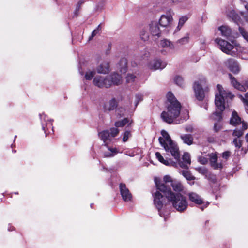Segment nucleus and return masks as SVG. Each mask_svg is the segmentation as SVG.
<instances>
[{"label":"nucleus","instance_id":"4c0bfd02","mask_svg":"<svg viewBox=\"0 0 248 248\" xmlns=\"http://www.w3.org/2000/svg\"><path fill=\"white\" fill-rule=\"evenodd\" d=\"M174 82L178 86L181 87L184 84V80L183 78L179 76H177L174 78Z\"/></svg>","mask_w":248,"mask_h":248},{"label":"nucleus","instance_id":"680f3d73","mask_svg":"<svg viewBox=\"0 0 248 248\" xmlns=\"http://www.w3.org/2000/svg\"><path fill=\"white\" fill-rule=\"evenodd\" d=\"M201 42L202 44H205V39L204 38L203 39H201Z\"/></svg>","mask_w":248,"mask_h":248},{"label":"nucleus","instance_id":"f03ea898","mask_svg":"<svg viewBox=\"0 0 248 248\" xmlns=\"http://www.w3.org/2000/svg\"><path fill=\"white\" fill-rule=\"evenodd\" d=\"M166 97L168 102L167 111H163L161 114L163 121L169 124H178L188 119L186 116L183 119H176L180 115L181 105L171 92H168Z\"/></svg>","mask_w":248,"mask_h":248},{"label":"nucleus","instance_id":"b1692460","mask_svg":"<svg viewBox=\"0 0 248 248\" xmlns=\"http://www.w3.org/2000/svg\"><path fill=\"white\" fill-rule=\"evenodd\" d=\"M180 138L185 144L188 145H191L193 143V137L190 134H182L180 135Z\"/></svg>","mask_w":248,"mask_h":248},{"label":"nucleus","instance_id":"a18cd8bd","mask_svg":"<svg viewBox=\"0 0 248 248\" xmlns=\"http://www.w3.org/2000/svg\"><path fill=\"white\" fill-rule=\"evenodd\" d=\"M84 3L83 1H79L78 2L76 5V8L75 11L74 12L75 15L77 16L78 15V12L79 11L81 5Z\"/></svg>","mask_w":248,"mask_h":248},{"label":"nucleus","instance_id":"72a5a7b5","mask_svg":"<svg viewBox=\"0 0 248 248\" xmlns=\"http://www.w3.org/2000/svg\"><path fill=\"white\" fill-rule=\"evenodd\" d=\"M125 111L126 110L124 108L119 107L116 110V115L118 117L121 118L124 115Z\"/></svg>","mask_w":248,"mask_h":248},{"label":"nucleus","instance_id":"4d7b16f0","mask_svg":"<svg viewBox=\"0 0 248 248\" xmlns=\"http://www.w3.org/2000/svg\"><path fill=\"white\" fill-rule=\"evenodd\" d=\"M241 15L242 16H244L246 21L248 22V17L247 16H244V13L241 12Z\"/></svg>","mask_w":248,"mask_h":248},{"label":"nucleus","instance_id":"f704fd0d","mask_svg":"<svg viewBox=\"0 0 248 248\" xmlns=\"http://www.w3.org/2000/svg\"><path fill=\"white\" fill-rule=\"evenodd\" d=\"M189 40V34H187L186 36L178 40L176 43L181 45H185L188 43Z\"/></svg>","mask_w":248,"mask_h":248},{"label":"nucleus","instance_id":"c756f323","mask_svg":"<svg viewBox=\"0 0 248 248\" xmlns=\"http://www.w3.org/2000/svg\"><path fill=\"white\" fill-rule=\"evenodd\" d=\"M132 121L130 122V120L128 118H124L122 120L116 122L115 123V126L116 127H123L127 124H128V125H130Z\"/></svg>","mask_w":248,"mask_h":248},{"label":"nucleus","instance_id":"8fccbe9b","mask_svg":"<svg viewBox=\"0 0 248 248\" xmlns=\"http://www.w3.org/2000/svg\"><path fill=\"white\" fill-rule=\"evenodd\" d=\"M221 129V125L219 123H215L214 124V130L215 132H217Z\"/></svg>","mask_w":248,"mask_h":248},{"label":"nucleus","instance_id":"f257e3e1","mask_svg":"<svg viewBox=\"0 0 248 248\" xmlns=\"http://www.w3.org/2000/svg\"><path fill=\"white\" fill-rule=\"evenodd\" d=\"M156 191L153 193L154 203L157 209L160 217H164L166 216L162 211L164 200L165 198L160 192H162L166 198L171 202L173 207L178 212H183L186 211L188 207V202L186 197L180 193H174L170 189H168L164 184L159 185L155 180Z\"/></svg>","mask_w":248,"mask_h":248},{"label":"nucleus","instance_id":"4468645a","mask_svg":"<svg viewBox=\"0 0 248 248\" xmlns=\"http://www.w3.org/2000/svg\"><path fill=\"white\" fill-rule=\"evenodd\" d=\"M148 30L150 33L153 36L159 37L161 34V31L157 21H151L148 25Z\"/></svg>","mask_w":248,"mask_h":248},{"label":"nucleus","instance_id":"de8ad7c7","mask_svg":"<svg viewBox=\"0 0 248 248\" xmlns=\"http://www.w3.org/2000/svg\"><path fill=\"white\" fill-rule=\"evenodd\" d=\"M231 153L230 151H225L222 154V158L225 160H227L230 157Z\"/></svg>","mask_w":248,"mask_h":248},{"label":"nucleus","instance_id":"f8f14e48","mask_svg":"<svg viewBox=\"0 0 248 248\" xmlns=\"http://www.w3.org/2000/svg\"><path fill=\"white\" fill-rule=\"evenodd\" d=\"M119 189L122 199L124 201L129 202L131 201L132 194L125 184L120 183L119 184Z\"/></svg>","mask_w":248,"mask_h":248},{"label":"nucleus","instance_id":"3c124183","mask_svg":"<svg viewBox=\"0 0 248 248\" xmlns=\"http://www.w3.org/2000/svg\"><path fill=\"white\" fill-rule=\"evenodd\" d=\"M196 170L202 174H205L207 172V170L204 167H199L196 168Z\"/></svg>","mask_w":248,"mask_h":248},{"label":"nucleus","instance_id":"9b49d317","mask_svg":"<svg viewBox=\"0 0 248 248\" xmlns=\"http://www.w3.org/2000/svg\"><path fill=\"white\" fill-rule=\"evenodd\" d=\"M225 65L233 74H237L240 71L239 64L233 59H228L224 62Z\"/></svg>","mask_w":248,"mask_h":248},{"label":"nucleus","instance_id":"052dcab7","mask_svg":"<svg viewBox=\"0 0 248 248\" xmlns=\"http://www.w3.org/2000/svg\"><path fill=\"white\" fill-rule=\"evenodd\" d=\"M188 184L192 186V185H194V182L193 181H193H188Z\"/></svg>","mask_w":248,"mask_h":248},{"label":"nucleus","instance_id":"bf43d9fd","mask_svg":"<svg viewBox=\"0 0 248 248\" xmlns=\"http://www.w3.org/2000/svg\"><path fill=\"white\" fill-rule=\"evenodd\" d=\"M242 3H246V4H247L248 2V0H239Z\"/></svg>","mask_w":248,"mask_h":248},{"label":"nucleus","instance_id":"338daca9","mask_svg":"<svg viewBox=\"0 0 248 248\" xmlns=\"http://www.w3.org/2000/svg\"><path fill=\"white\" fill-rule=\"evenodd\" d=\"M93 204H91V207H92Z\"/></svg>","mask_w":248,"mask_h":248},{"label":"nucleus","instance_id":"7ed1b4c3","mask_svg":"<svg viewBox=\"0 0 248 248\" xmlns=\"http://www.w3.org/2000/svg\"><path fill=\"white\" fill-rule=\"evenodd\" d=\"M217 88L218 91L215 95V103L219 111L215 112L210 116V118L213 120L219 121L222 119V112L225 109V102H228L229 99H232L233 95L230 93L224 91L222 86L219 84L217 86Z\"/></svg>","mask_w":248,"mask_h":248},{"label":"nucleus","instance_id":"a878e982","mask_svg":"<svg viewBox=\"0 0 248 248\" xmlns=\"http://www.w3.org/2000/svg\"><path fill=\"white\" fill-rule=\"evenodd\" d=\"M227 15L228 16L231 18L235 23H236L237 25H239V22L240 20V17L236 13L235 11H230L228 13Z\"/></svg>","mask_w":248,"mask_h":248},{"label":"nucleus","instance_id":"cd10ccee","mask_svg":"<svg viewBox=\"0 0 248 248\" xmlns=\"http://www.w3.org/2000/svg\"><path fill=\"white\" fill-rule=\"evenodd\" d=\"M160 45L162 47H168L170 49H173L174 48L173 44L169 40L165 39L161 41Z\"/></svg>","mask_w":248,"mask_h":248},{"label":"nucleus","instance_id":"7c9ffc66","mask_svg":"<svg viewBox=\"0 0 248 248\" xmlns=\"http://www.w3.org/2000/svg\"><path fill=\"white\" fill-rule=\"evenodd\" d=\"M110 152H106L104 154V155L106 157H111L114 156L115 155L119 152L116 148H108Z\"/></svg>","mask_w":248,"mask_h":248},{"label":"nucleus","instance_id":"a19ab883","mask_svg":"<svg viewBox=\"0 0 248 248\" xmlns=\"http://www.w3.org/2000/svg\"><path fill=\"white\" fill-rule=\"evenodd\" d=\"M95 72L94 71H88L86 72L85 78L86 80H91L94 76Z\"/></svg>","mask_w":248,"mask_h":248},{"label":"nucleus","instance_id":"f3484780","mask_svg":"<svg viewBox=\"0 0 248 248\" xmlns=\"http://www.w3.org/2000/svg\"><path fill=\"white\" fill-rule=\"evenodd\" d=\"M210 163L212 168L214 169H221L223 164L222 162H217V156L216 154L212 153L209 155Z\"/></svg>","mask_w":248,"mask_h":248},{"label":"nucleus","instance_id":"423d86ee","mask_svg":"<svg viewBox=\"0 0 248 248\" xmlns=\"http://www.w3.org/2000/svg\"><path fill=\"white\" fill-rule=\"evenodd\" d=\"M155 155L156 158L160 162L166 166L177 167L178 164L180 167L187 169L188 168V165L191 164L190 155L188 153H185L184 154L182 157V161L180 160V157L179 158V160H176L178 163L173 161L171 159H165L159 152H156Z\"/></svg>","mask_w":248,"mask_h":248},{"label":"nucleus","instance_id":"473e14b6","mask_svg":"<svg viewBox=\"0 0 248 248\" xmlns=\"http://www.w3.org/2000/svg\"><path fill=\"white\" fill-rule=\"evenodd\" d=\"M155 180H157V183L159 185H161V184H164L165 186H166V187L168 188V189H170V188H169V187H167V186H166V184L167 183H169L170 182V184L171 185V182H173L174 181H172V179H171V178L170 177V176H169V175H165L164 178H163V181L164 182V183H161L160 182V181L159 180H158L157 178H155Z\"/></svg>","mask_w":248,"mask_h":248},{"label":"nucleus","instance_id":"5701e85b","mask_svg":"<svg viewBox=\"0 0 248 248\" xmlns=\"http://www.w3.org/2000/svg\"><path fill=\"white\" fill-rule=\"evenodd\" d=\"M98 135L101 140L106 144L108 141L110 140L111 138L109 130H104L100 132L99 133Z\"/></svg>","mask_w":248,"mask_h":248},{"label":"nucleus","instance_id":"aec40b11","mask_svg":"<svg viewBox=\"0 0 248 248\" xmlns=\"http://www.w3.org/2000/svg\"><path fill=\"white\" fill-rule=\"evenodd\" d=\"M109 68V63L108 62H104L97 68L96 70L98 73L106 74L108 72Z\"/></svg>","mask_w":248,"mask_h":248},{"label":"nucleus","instance_id":"e433bc0d","mask_svg":"<svg viewBox=\"0 0 248 248\" xmlns=\"http://www.w3.org/2000/svg\"><path fill=\"white\" fill-rule=\"evenodd\" d=\"M239 31L243 37L247 42H248V33L243 28L240 26H239Z\"/></svg>","mask_w":248,"mask_h":248},{"label":"nucleus","instance_id":"6e6d98bb","mask_svg":"<svg viewBox=\"0 0 248 248\" xmlns=\"http://www.w3.org/2000/svg\"><path fill=\"white\" fill-rule=\"evenodd\" d=\"M7 229L9 231H12L14 230V227L12 226L11 224H8Z\"/></svg>","mask_w":248,"mask_h":248},{"label":"nucleus","instance_id":"0eeeda50","mask_svg":"<svg viewBox=\"0 0 248 248\" xmlns=\"http://www.w3.org/2000/svg\"><path fill=\"white\" fill-rule=\"evenodd\" d=\"M230 123L231 125L235 126H239L242 125V128L240 129L236 128L233 132V135L238 138L241 137L243 134L244 131L248 128L247 123L241 120V118L235 111L232 112Z\"/></svg>","mask_w":248,"mask_h":248},{"label":"nucleus","instance_id":"1a4fd4ad","mask_svg":"<svg viewBox=\"0 0 248 248\" xmlns=\"http://www.w3.org/2000/svg\"><path fill=\"white\" fill-rule=\"evenodd\" d=\"M114 77L117 78L116 77ZM119 78L117 77L116 80H110L108 78V77L104 78L102 76H98L93 78V82L95 86L99 88H108L112 86V83H117L118 81H119Z\"/></svg>","mask_w":248,"mask_h":248},{"label":"nucleus","instance_id":"20e7f679","mask_svg":"<svg viewBox=\"0 0 248 248\" xmlns=\"http://www.w3.org/2000/svg\"><path fill=\"white\" fill-rule=\"evenodd\" d=\"M162 137L159 138L161 145L164 148L168 155H171L176 160H179L180 151L177 144L173 141L169 134L165 130L161 131Z\"/></svg>","mask_w":248,"mask_h":248},{"label":"nucleus","instance_id":"4be33fe9","mask_svg":"<svg viewBox=\"0 0 248 248\" xmlns=\"http://www.w3.org/2000/svg\"><path fill=\"white\" fill-rule=\"evenodd\" d=\"M189 16L187 15H185L180 17L178 26L174 31V33L179 31L183 27L185 23L188 20Z\"/></svg>","mask_w":248,"mask_h":248},{"label":"nucleus","instance_id":"13d9d810","mask_svg":"<svg viewBox=\"0 0 248 248\" xmlns=\"http://www.w3.org/2000/svg\"><path fill=\"white\" fill-rule=\"evenodd\" d=\"M245 8L246 10H247V12L248 14V3L246 4L245 5Z\"/></svg>","mask_w":248,"mask_h":248},{"label":"nucleus","instance_id":"39448f33","mask_svg":"<svg viewBox=\"0 0 248 248\" xmlns=\"http://www.w3.org/2000/svg\"><path fill=\"white\" fill-rule=\"evenodd\" d=\"M215 41L218 45L220 50L226 54L235 56L239 53L243 52V47L234 41L230 43L219 38H216Z\"/></svg>","mask_w":248,"mask_h":248},{"label":"nucleus","instance_id":"69168bd1","mask_svg":"<svg viewBox=\"0 0 248 248\" xmlns=\"http://www.w3.org/2000/svg\"><path fill=\"white\" fill-rule=\"evenodd\" d=\"M200 208L202 210H203L204 209V208L202 206Z\"/></svg>","mask_w":248,"mask_h":248},{"label":"nucleus","instance_id":"bb28decb","mask_svg":"<svg viewBox=\"0 0 248 248\" xmlns=\"http://www.w3.org/2000/svg\"><path fill=\"white\" fill-rule=\"evenodd\" d=\"M171 186L173 190L176 192H180L183 190V186L180 182L177 181L171 182Z\"/></svg>","mask_w":248,"mask_h":248},{"label":"nucleus","instance_id":"412c9836","mask_svg":"<svg viewBox=\"0 0 248 248\" xmlns=\"http://www.w3.org/2000/svg\"><path fill=\"white\" fill-rule=\"evenodd\" d=\"M190 201L197 204H201L202 203V200L200 196L195 192H190L188 194Z\"/></svg>","mask_w":248,"mask_h":248},{"label":"nucleus","instance_id":"864d4df0","mask_svg":"<svg viewBox=\"0 0 248 248\" xmlns=\"http://www.w3.org/2000/svg\"><path fill=\"white\" fill-rule=\"evenodd\" d=\"M233 142L236 147L240 148L241 146L240 140L237 139H234Z\"/></svg>","mask_w":248,"mask_h":248},{"label":"nucleus","instance_id":"09e8293b","mask_svg":"<svg viewBox=\"0 0 248 248\" xmlns=\"http://www.w3.org/2000/svg\"><path fill=\"white\" fill-rule=\"evenodd\" d=\"M198 161L202 164H205L208 162V159L203 156H199Z\"/></svg>","mask_w":248,"mask_h":248},{"label":"nucleus","instance_id":"c03bdc74","mask_svg":"<svg viewBox=\"0 0 248 248\" xmlns=\"http://www.w3.org/2000/svg\"><path fill=\"white\" fill-rule=\"evenodd\" d=\"M131 134L129 131H125L123 135V141L125 142L127 141L128 138L131 137Z\"/></svg>","mask_w":248,"mask_h":248},{"label":"nucleus","instance_id":"37998d69","mask_svg":"<svg viewBox=\"0 0 248 248\" xmlns=\"http://www.w3.org/2000/svg\"><path fill=\"white\" fill-rule=\"evenodd\" d=\"M135 106L137 107L139 103L143 99V95L141 94L138 93L135 95Z\"/></svg>","mask_w":248,"mask_h":248},{"label":"nucleus","instance_id":"c9c22d12","mask_svg":"<svg viewBox=\"0 0 248 248\" xmlns=\"http://www.w3.org/2000/svg\"><path fill=\"white\" fill-rule=\"evenodd\" d=\"M149 36V33L146 31L145 30H142L140 33V38L143 40L144 41H147Z\"/></svg>","mask_w":248,"mask_h":248},{"label":"nucleus","instance_id":"c85d7f7f","mask_svg":"<svg viewBox=\"0 0 248 248\" xmlns=\"http://www.w3.org/2000/svg\"><path fill=\"white\" fill-rule=\"evenodd\" d=\"M108 78H109L110 80H116L117 78H115L114 77H118L119 78V81H118L117 83H112V85H117L120 84L121 83L122 81V77L121 76L119 75L117 73H113L110 75L107 76Z\"/></svg>","mask_w":248,"mask_h":248},{"label":"nucleus","instance_id":"603ef678","mask_svg":"<svg viewBox=\"0 0 248 248\" xmlns=\"http://www.w3.org/2000/svg\"><path fill=\"white\" fill-rule=\"evenodd\" d=\"M185 130L186 132L192 133L194 131V128L191 125H189L185 127Z\"/></svg>","mask_w":248,"mask_h":248},{"label":"nucleus","instance_id":"5fc2aeb1","mask_svg":"<svg viewBox=\"0 0 248 248\" xmlns=\"http://www.w3.org/2000/svg\"><path fill=\"white\" fill-rule=\"evenodd\" d=\"M149 56V52L148 50H146L144 54L142 55L141 57L143 59L147 58Z\"/></svg>","mask_w":248,"mask_h":248},{"label":"nucleus","instance_id":"9d476101","mask_svg":"<svg viewBox=\"0 0 248 248\" xmlns=\"http://www.w3.org/2000/svg\"><path fill=\"white\" fill-rule=\"evenodd\" d=\"M39 116L41 122L42 129L46 134V137L47 135L50 133L48 131L49 128H51V131H53L52 123L53 120H49L48 117L44 113L40 114Z\"/></svg>","mask_w":248,"mask_h":248},{"label":"nucleus","instance_id":"ea45409f","mask_svg":"<svg viewBox=\"0 0 248 248\" xmlns=\"http://www.w3.org/2000/svg\"><path fill=\"white\" fill-rule=\"evenodd\" d=\"M239 97L248 109V92L245 94V97L242 95H240Z\"/></svg>","mask_w":248,"mask_h":248},{"label":"nucleus","instance_id":"a211bd4d","mask_svg":"<svg viewBox=\"0 0 248 248\" xmlns=\"http://www.w3.org/2000/svg\"><path fill=\"white\" fill-rule=\"evenodd\" d=\"M117 106V102L115 98H112L108 102H106L103 106L105 112H109L114 110Z\"/></svg>","mask_w":248,"mask_h":248},{"label":"nucleus","instance_id":"49530a36","mask_svg":"<svg viewBox=\"0 0 248 248\" xmlns=\"http://www.w3.org/2000/svg\"><path fill=\"white\" fill-rule=\"evenodd\" d=\"M136 76L132 74H128L126 77V82L128 83L133 82L135 80Z\"/></svg>","mask_w":248,"mask_h":248},{"label":"nucleus","instance_id":"2eb2a0df","mask_svg":"<svg viewBox=\"0 0 248 248\" xmlns=\"http://www.w3.org/2000/svg\"><path fill=\"white\" fill-rule=\"evenodd\" d=\"M167 65L165 62L159 59L154 60L149 64L148 67L150 69L156 70L164 68Z\"/></svg>","mask_w":248,"mask_h":248},{"label":"nucleus","instance_id":"58836bf2","mask_svg":"<svg viewBox=\"0 0 248 248\" xmlns=\"http://www.w3.org/2000/svg\"><path fill=\"white\" fill-rule=\"evenodd\" d=\"M101 25H99L97 28L95 30H94L91 34V36L89 37V40H91L92 39L93 37H94L95 35H96L97 34H98L101 31Z\"/></svg>","mask_w":248,"mask_h":248},{"label":"nucleus","instance_id":"ddd939ff","mask_svg":"<svg viewBox=\"0 0 248 248\" xmlns=\"http://www.w3.org/2000/svg\"><path fill=\"white\" fill-rule=\"evenodd\" d=\"M173 20L172 15L170 14L162 15L158 22L160 26L163 27H169L170 26Z\"/></svg>","mask_w":248,"mask_h":248},{"label":"nucleus","instance_id":"e2e57ef3","mask_svg":"<svg viewBox=\"0 0 248 248\" xmlns=\"http://www.w3.org/2000/svg\"><path fill=\"white\" fill-rule=\"evenodd\" d=\"M246 141L248 142V133H247L245 136Z\"/></svg>","mask_w":248,"mask_h":248},{"label":"nucleus","instance_id":"0e129e2a","mask_svg":"<svg viewBox=\"0 0 248 248\" xmlns=\"http://www.w3.org/2000/svg\"><path fill=\"white\" fill-rule=\"evenodd\" d=\"M177 1V0H172V2H173V3L176 2Z\"/></svg>","mask_w":248,"mask_h":248},{"label":"nucleus","instance_id":"393cba45","mask_svg":"<svg viewBox=\"0 0 248 248\" xmlns=\"http://www.w3.org/2000/svg\"><path fill=\"white\" fill-rule=\"evenodd\" d=\"M180 174H182L188 181L194 180L196 178L193 176L187 170H181L179 171Z\"/></svg>","mask_w":248,"mask_h":248},{"label":"nucleus","instance_id":"dca6fc26","mask_svg":"<svg viewBox=\"0 0 248 248\" xmlns=\"http://www.w3.org/2000/svg\"><path fill=\"white\" fill-rule=\"evenodd\" d=\"M229 76L231 80V83L235 88L241 91H246L245 87L248 88V78L244 81V85H243L238 82L232 74H229Z\"/></svg>","mask_w":248,"mask_h":248},{"label":"nucleus","instance_id":"6ab92c4d","mask_svg":"<svg viewBox=\"0 0 248 248\" xmlns=\"http://www.w3.org/2000/svg\"><path fill=\"white\" fill-rule=\"evenodd\" d=\"M218 30L220 31L222 36L226 37H233L232 30L227 26L223 25L219 27Z\"/></svg>","mask_w":248,"mask_h":248},{"label":"nucleus","instance_id":"79ce46f5","mask_svg":"<svg viewBox=\"0 0 248 248\" xmlns=\"http://www.w3.org/2000/svg\"><path fill=\"white\" fill-rule=\"evenodd\" d=\"M119 131L118 129V128H111L110 129V134L111 138L115 137H116L117 134H118Z\"/></svg>","mask_w":248,"mask_h":248},{"label":"nucleus","instance_id":"2f4dec72","mask_svg":"<svg viewBox=\"0 0 248 248\" xmlns=\"http://www.w3.org/2000/svg\"><path fill=\"white\" fill-rule=\"evenodd\" d=\"M119 65L121 67V72L125 73L126 71L127 60L124 58L121 59L119 62Z\"/></svg>","mask_w":248,"mask_h":248},{"label":"nucleus","instance_id":"6e6552de","mask_svg":"<svg viewBox=\"0 0 248 248\" xmlns=\"http://www.w3.org/2000/svg\"><path fill=\"white\" fill-rule=\"evenodd\" d=\"M193 89L196 98L199 101H202L205 98L208 88L206 86V80L203 78L194 82Z\"/></svg>","mask_w":248,"mask_h":248}]
</instances>
